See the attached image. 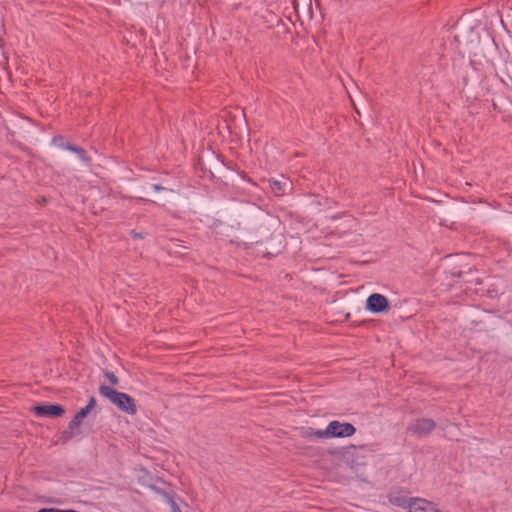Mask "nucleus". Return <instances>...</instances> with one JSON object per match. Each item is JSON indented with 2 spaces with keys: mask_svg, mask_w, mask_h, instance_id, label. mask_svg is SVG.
<instances>
[{
  "mask_svg": "<svg viewBox=\"0 0 512 512\" xmlns=\"http://www.w3.org/2000/svg\"><path fill=\"white\" fill-rule=\"evenodd\" d=\"M261 224V217L257 213L243 212L238 216L237 222L231 225V229L235 230V240L230 243H236L238 246L243 245L247 248L249 245L258 243V236Z\"/></svg>",
  "mask_w": 512,
  "mask_h": 512,
  "instance_id": "f257e3e1",
  "label": "nucleus"
},
{
  "mask_svg": "<svg viewBox=\"0 0 512 512\" xmlns=\"http://www.w3.org/2000/svg\"><path fill=\"white\" fill-rule=\"evenodd\" d=\"M99 393L109 399V401L115 405L120 411L127 413L128 415L137 414V405L135 399L127 393L119 392L114 388L105 384L100 385Z\"/></svg>",
  "mask_w": 512,
  "mask_h": 512,
  "instance_id": "f03ea898",
  "label": "nucleus"
},
{
  "mask_svg": "<svg viewBox=\"0 0 512 512\" xmlns=\"http://www.w3.org/2000/svg\"><path fill=\"white\" fill-rule=\"evenodd\" d=\"M226 166L221 154L208 150L198 158V167L204 173H209L211 177L220 174Z\"/></svg>",
  "mask_w": 512,
  "mask_h": 512,
  "instance_id": "7ed1b4c3",
  "label": "nucleus"
},
{
  "mask_svg": "<svg viewBox=\"0 0 512 512\" xmlns=\"http://www.w3.org/2000/svg\"><path fill=\"white\" fill-rule=\"evenodd\" d=\"M366 448V445L354 446L350 445L345 447L342 452V459L346 465L352 469L362 467L366 464L365 456L361 454V451Z\"/></svg>",
  "mask_w": 512,
  "mask_h": 512,
  "instance_id": "20e7f679",
  "label": "nucleus"
},
{
  "mask_svg": "<svg viewBox=\"0 0 512 512\" xmlns=\"http://www.w3.org/2000/svg\"><path fill=\"white\" fill-rule=\"evenodd\" d=\"M436 428V422L431 418H418L407 426V432L417 438L429 436Z\"/></svg>",
  "mask_w": 512,
  "mask_h": 512,
  "instance_id": "39448f33",
  "label": "nucleus"
},
{
  "mask_svg": "<svg viewBox=\"0 0 512 512\" xmlns=\"http://www.w3.org/2000/svg\"><path fill=\"white\" fill-rule=\"evenodd\" d=\"M409 493L407 488L400 486L392 487L387 494L388 502L393 506L408 510L413 498L409 497Z\"/></svg>",
  "mask_w": 512,
  "mask_h": 512,
  "instance_id": "423d86ee",
  "label": "nucleus"
},
{
  "mask_svg": "<svg viewBox=\"0 0 512 512\" xmlns=\"http://www.w3.org/2000/svg\"><path fill=\"white\" fill-rule=\"evenodd\" d=\"M356 433V427L348 422L333 420L327 425L328 438L350 437Z\"/></svg>",
  "mask_w": 512,
  "mask_h": 512,
  "instance_id": "0eeeda50",
  "label": "nucleus"
},
{
  "mask_svg": "<svg viewBox=\"0 0 512 512\" xmlns=\"http://www.w3.org/2000/svg\"><path fill=\"white\" fill-rule=\"evenodd\" d=\"M31 411L38 417L50 418L62 417L66 412L65 407L57 403H41L34 406Z\"/></svg>",
  "mask_w": 512,
  "mask_h": 512,
  "instance_id": "6e6552de",
  "label": "nucleus"
},
{
  "mask_svg": "<svg viewBox=\"0 0 512 512\" xmlns=\"http://www.w3.org/2000/svg\"><path fill=\"white\" fill-rule=\"evenodd\" d=\"M366 309L371 313H386L390 309V302L384 295L373 293L366 300Z\"/></svg>",
  "mask_w": 512,
  "mask_h": 512,
  "instance_id": "1a4fd4ad",
  "label": "nucleus"
},
{
  "mask_svg": "<svg viewBox=\"0 0 512 512\" xmlns=\"http://www.w3.org/2000/svg\"><path fill=\"white\" fill-rule=\"evenodd\" d=\"M267 182L271 192L276 197L284 196L292 190V182L284 176H282L281 180L269 179Z\"/></svg>",
  "mask_w": 512,
  "mask_h": 512,
  "instance_id": "9d476101",
  "label": "nucleus"
},
{
  "mask_svg": "<svg viewBox=\"0 0 512 512\" xmlns=\"http://www.w3.org/2000/svg\"><path fill=\"white\" fill-rule=\"evenodd\" d=\"M436 505L424 498L414 497L408 512H435Z\"/></svg>",
  "mask_w": 512,
  "mask_h": 512,
  "instance_id": "9b49d317",
  "label": "nucleus"
},
{
  "mask_svg": "<svg viewBox=\"0 0 512 512\" xmlns=\"http://www.w3.org/2000/svg\"><path fill=\"white\" fill-rule=\"evenodd\" d=\"M492 66L500 72V78L503 77L507 81L512 79V59L509 57L502 58L496 64L492 63Z\"/></svg>",
  "mask_w": 512,
  "mask_h": 512,
  "instance_id": "f8f14e48",
  "label": "nucleus"
},
{
  "mask_svg": "<svg viewBox=\"0 0 512 512\" xmlns=\"http://www.w3.org/2000/svg\"><path fill=\"white\" fill-rule=\"evenodd\" d=\"M156 482L162 483L165 487L158 486L156 483L148 484V487L158 495L162 496L165 501L168 500L174 494L172 486L161 478H157Z\"/></svg>",
  "mask_w": 512,
  "mask_h": 512,
  "instance_id": "ddd939ff",
  "label": "nucleus"
},
{
  "mask_svg": "<svg viewBox=\"0 0 512 512\" xmlns=\"http://www.w3.org/2000/svg\"><path fill=\"white\" fill-rule=\"evenodd\" d=\"M446 273L449 274L451 278H458L464 282H469L470 279L467 278V275L472 273V269L468 264L464 265V267L461 265H453Z\"/></svg>",
  "mask_w": 512,
  "mask_h": 512,
  "instance_id": "4468645a",
  "label": "nucleus"
},
{
  "mask_svg": "<svg viewBox=\"0 0 512 512\" xmlns=\"http://www.w3.org/2000/svg\"><path fill=\"white\" fill-rule=\"evenodd\" d=\"M65 149L76 153L78 157L85 163H89L91 161V157L87 154V151L81 147L75 146L71 143H67Z\"/></svg>",
  "mask_w": 512,
  "mask_h": 512,
  "instance_id": "2eb2a0df",
  "label": "nucleus"
},
{
  "mask_svg": "<svg viewBox=\"0 0 512 512\" xmlns=\"http://www.w3.org/2000/svg\"><path fill=\"white\" fill-rule=\"evenodd\" d=\"M302 436L305 437V438H313V437L321 438V439L322 438H328L327 428L324 429V430H321V429L315 430L312 427H308V428L303 430Z\"/></svg>",
  "mask_w": 512,
  "mask_h": 512,
  "instance_id": "dca6fc26",
  "label": "nucleus"
},
{
  "mask_svg": "<svg viewBox=\"0 0 512 512\" xmlns=\"http://www.w3.org/2000/svg\"><path fill=\"white\" fill-rule=\"evenodd\" d=\"M68 142H65V137L62 136V135H55L53 138H52V144L60 147V148H63L65 149V146L67 145Z\"/></svg>",
  "mask_w": 512,
  "mask_h": 512,
  "instance_id": "f3484780",
  "label": "nucleus"
},
{
  "mask_svg": "<svg viewBox=\"0 0 512 512\" xmlns=\"http://www.w3.org/2000/svg\"><path fill=\"white\" fill-rule=\"evenodd\" d=\"M104 376L107 378V380L110 382L112 386L117 385L119 382L118 377L113 372L106 371L104 373Z\"/></svg>",
  "mask_w": 512,
  "mask_h": 512,
  "instance_id": "a211bd4d",
  "label": "nucleus"
},
{
  "mask_svg": "<svg viewBox=\"0 0 512 512\" xmlns=\"http://www.w3.org/2000/svg\"><path fill=\"white\" fill-rule=\"evenodd\" d=\"M82 421H83V420H82L81 418H79L77 415H75V416L71 419V421L69 422V424H68V428H69L70 430H74V429L78 428V427L81 425Z\"/></svg>",
  "mask_w": 512,
  "mask_h": 512,
  "instance_id": "6ab92c4d",
  "label": "nucleus"
},
{
  "mask_svg": "<svg viewBox=\"0 0 512 512\" xmlns=\"http://www.w3.org/2000/svg\"><path fill=\"white\" fill-rule=\"evenodd\" d=\"M74 437V434H73V430H70L69 428L65 431L62 432L61 434V437H60V440L63 442V443H66L68 442L69 440H71L72 438Z\"/></svg>",
  "mask_w": 512,
  "mask_h": 512,
  "instance_id": "aec40b11",
  "label": "nucleus"
},
{
  "mask_svg": "<svg viewBox=\"0 0 512 512\" xmlns=\"http://www.w3.org/2000/svg\"><path fill=\"white\" fill-rule=\"evenodd\" d=\"M166 502L170 505L172 512H181L180 507L174 500V494Z\"/></svg>",
  "mask_w": 512,
  "mask_h": 512,
  "instance_id": "412c9836",
  "label": "nucleus"
},
{
  "mask_svg": "<svg viewBox=\"0 0 512 512\" xmlns=\"http://www.w3.org/2000/svg\"><path fill=\"white\" fill-rule=\"evenodd\" d=\"M38 512H80V511H77L74 509L63 510V509H59V508H41L38 510Z\"/></svg>",
  "mask_w": 512,
  "mask_h": 512,
  "instance_id": "4be33fe9",
  "label": "nucleus"
},
{
  "mask_svg": "<svg viewBox=\"0 0 512 512\" xmlns=\"http://www.w3.org/2000/svg\"><path fill=\"white\" fill-rule=\"evenodd\" d=\"M131 235L134 239H144L147 236V232H137L132 230Z\"/></svg>",
  "mask_w": 512,
  "mask_h": 512,
  "instance_id": "5701e85b",
  "label": "nucleus"
},
{
  "mask_svg": "<svg viewBox=\"0 0 512 512\" xmlns=\"http://www.w3.org/2000/svg\"><path fill=\"white\" fill-rule=\"evenodd\" d=\"M90 413L86 407L81 408L75 415H77L82 420Z\"/></svg>",
  "mask_w": 512,
  "mask_h": 512,
  "instance_id": "b1692460",
  "label": "nucleus"
},
{
  "mask_svg": "<svg viewBox=\"0 0 512 512\" xmlns=\"http://www.w3.org/2000/svg\"><path fill=\"white\" fill-rule=\"evenodd\" d=\"M96 399L95 397H90L89 401H88V404L85 406L87 408V410L91 411L92 409L95 408L96 406Z\"/></svg>",
  "mask_w": 512,
  "mask_h": 512,
  "instance_id": "393cba45",
  "label": "nucleus"
},
{
  "mask_svg": "<svg viewBox=\"0 0 512 512\" xmlns=\"http://www.w3.org/2000/svg\"><path fill=\"white\" fill-rule=\"evenodd\" d=\"M501 82L512 91V79L507 81L505 78L501 77Z\"/></svg>",
  "mask_w": 512,
  "mask_h": 512,
  "instance_id": "a878e982",
  "label": "nucleus"
},
{
  "mask_svg": "<svg viewBox=\"0 0 512 512\" xmlns=\"http://www.w3.org/2000/svg\"><path fill=\"white\" fill-rule=\"evenodd\" d=\"M152 188H153L154 191H157V192L165 190V188L163 186H161L160 184H153Z\"/></svg>",
  "mask_w": 512,
  "mask_h": 512,
  "instance_id": "bb28decb",
  "label": "nucleus"
},
{
  "mask_svg": "<svg viewBox=\"0 0 512 512\" xmlns=\"http://www.w3.org/2000/svg\"><path fill=\"white\" fill-rule=\"evenodd\" d=\"M240 175H241V177H242L243 179L248 180L249 182H252V181H251V179L247 176V174H246L244 171H242V172L240 173Z\"/></svg>",
  "mask_w": 512,
  "mask_h": 512,
  "instance_id": "cd10ccee",
  "label": "nucleus"
},
{
  "mask_svg": "<svg viewBox=\"0 0 512 512\" xmlns=\"http://www.w3.org/2000/svg\"><path fill=\"white\" fill-rule=\"evenodd\" d=\"M293 7H294L296 13L298 14L299 13V9H298V1L297 0H293Z\"/></svg>",
  "mask_w": 512,
  "mask_h": 512,
  "instance_id": "c85d7f7f",
  "label": "nucleus"
},
{
  "mask_svg": "<svg viewBox=\"0 0 512 512\" xmlns=\"http://www.w3.org/2000/svg\"><path fill=\"white\" fill-rule=\"evenodd\" d=\"M483 321H473L472 324H475V325H478L480 323H482Z\"/></svg>",
  "mask_w": 512,
  "mask_h": 512,
  "instance_id": "c756f323",
  "label": "nucleus"
},
{
  "mask_svg": "<svg viewBox=\"0 0 512 512\" xmlns=\"http://www.w3.org/2000/svg\"><path fill=\"white\" fill-rule=\"evenodd\" d=\"M9 135H11L12 137L14 136V132H8Z\"/></svg>",
  "mask_w": 512,
  "mask_h": 512,
  "instance_id": "7c9ffc66",
  "label": "nucleus"
}]
</instances>
